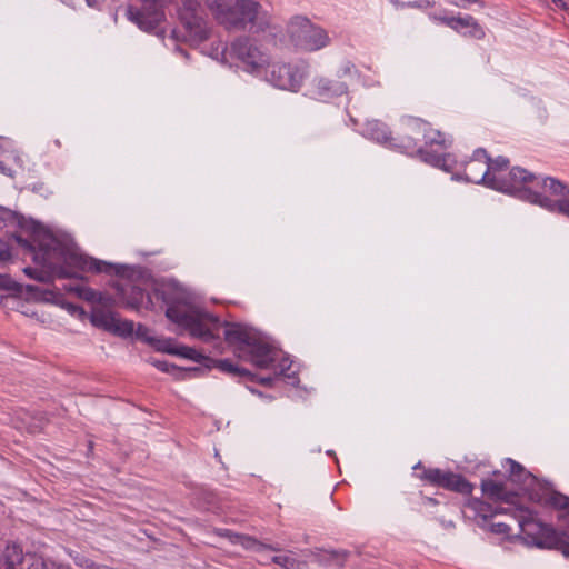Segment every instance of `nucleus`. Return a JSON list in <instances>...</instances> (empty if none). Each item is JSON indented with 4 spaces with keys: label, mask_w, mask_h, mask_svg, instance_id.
I'll use <instances>...</instances> for the list:
<instances>
[{
    "label": "nucleus",
    "mask_w": 569,
    "mask_h": 569,
    "mask_svg": "<svg viewBox=\"0 0 569 569\" xmlns=\"http://www.w3.org/2000/svg\"><path fill=\"white\" fill-rule=\"evenodd\" d=\"M284 369H289V367H284V365H283V363H281V373H283V372H284Z\"/></svg>",
    "instance_id": "obj_55"
},
{
    "label": "nucleus",
    "mask_w": 569,
    "mask_h": 569,
    "mask_svg": "<svg viewBox=\"0 0 569 569\" xmlns=\"http://www.w3.org/2000/svg\"><path fill=\"white\" fill-rule=\"evenodd\" d=\"M450 3L462 8H466L468 4L471 3H479L481 7L485 6L481 0H450Z\"/></svg>",
    "instance_id": "obj_40"
},
{
    "label": "nucleus",
    "mask_w": 569,
    "mask_h": 569,
    "mask_svg": "<svg viewBox=\"0 0 569 569\" xmlns=\"http://www.w3.org/2000/svg\"><path fill=\"white\" fill-rule=\"evenodd\" d=\"M0 168H2V162L0 161Z\"/></svg>",
    "instance_id": "obj_58"
},
{
    "label": "nucleus",
    "mask_w": 569,
    "mask_h": 569,
    "mask_svg": "<svg viewBox=\"0 0 569 569\" xmlns=\"http://www.w3.org/2000/svg\"><path fill=\"white\" fill-rule=\"evenodd\" d=\"M271 561L283 569H302L305 562L298 560L292 556V552L288 555H279L271 558Z\"/></svg>",
    "instance_id": "obj_34"
},
{
    "label": "nucleus",
    "mask_w": 569,
    "mask_h": 569,
    "mask_svg": "<svg viewBox=\"0 0 569 569\" xmlns=\"http://www.w3.org/2000/svg\"><path fill=\"white\" fill-rule=\"evenodd\" d=\"M490 168L488 167V152L483 148L473 151L472 157L462 163L459 180L471 183H482L489 187Z\"/></svg>",
    "instance_id": "obj_13"
},
{
    "label": "nucleus",
    "mask_w": 569,
    "mask_h": 569,
    "mask_svg": "<svg viewBox=\"0 0 569 569\" xmlns=\"http://www.w3.org/2000/svg\"><path fill=\"white\" fill-rule=\"evenodd\" d=\"M261 548L263 549H270V550H273V551H279V548L278 547H273V546H267V545H262V543H258Z\"/></svg>",
    "instance_id": "obj_48"
},
{
    "label": "nucleus",
    "mask_w": 569,
    "mask_h": 569,
    "mask_svg": "<svg viewBox=\"0 0 569 569\" xmlns=\"http://www.w3.org/2000/svg\"><path fill=\"white\" fill-rule=\"evenodd\" d=\"M11 258L9 244L0 239V261H8Z\"/></svg>",
    "instance_id": "obj_39"
},
{
    "label": "nucleus",
    "mask_w": 569,
    "mask_h": 569,
    "mask_svg": "<svg viewBox=\"0 0 569 569\" xmlns=\"http://www.w3.org/2000/svg\"><path fill=\"white\" fill-rule=\"evenodd\" d=\"M307 76V66L276 62L270 66L268 81L282 90L299 91Z\"/></svg>",
    "instance_id": "obj_10"
},
{
    "label": "nucleus",
    "mask_w": 569,
    "mask_h": 569,
    "mask_svg": "<svg viewBox=\"0 0 569 569\" xmlns=\"http://www.w3.org/2000/svg\"><path fill=\"white\" fill-rule=\"evenodd\" d=\"M48 246L51 256H57L59 260H61V263H54L53 272H56L57 278H79V271L116 276L123 274L124 266L110 263L83 254L77 249L63 244L56 239H52Z\"/></svg>",
    "instance_id": "obj_3"
},
{
    "label": "nucleus",
    "mask_w": 569,
    "mask_h": 569,
    "mask_svg": "<svg viewBox=\"0 0 569 569\" xmlns=\"http://www.w3.org/2000/svg\"><path fill=\"white\" fill-rule=\"evenodd\" d=\"M426 500L431 505H437V500L435 498H426Z\"/></svg>",
    "instance_id": "obj_53"
},
{
    "label": "nucleus",
    "mask_w": 569,
    "mask_h": 569,
    "mask_svg": "<svg viewBox=\"0 0 569 569\" xmlns=\"http://www.w3.org/2000/svg\"><path fill=\"white\" fill-rule=\"evenodd\" d=\"M133 321L121 319L118 317V315H116V321L113 322L110 332L120 337H129L133 333Z\"/></svg>",
    "instance_id": "obj_33"
},
{
    "label": "nucleus",
    "mask_w": 569,
    "mask_h": 569,
    "mask_svg": "<svg viewBox=\"0 0 569 569\" xmlns=\"http://www.w3.org/2000/svg\"><path fill=\"white\" fill-rule=\"evenodd\" d=\"M11 279L8 276L0 274V289L10 288Z\"/></svg>",
    "instance_id": "obj_44"
},
{
    "label": "nucleus",
    "mask_w": 569,
    "mask_h": 569,
    "mask_svg": "<svg viewBox=\"0 0 569 569\" xmlns=\"http://www.w3.org/2000/svg\"><path fill=\"white\" fill-rule=\"evenodd\" d=\"M182 26L181 39L191 46H199L210 37V27L200 10L178 11Z\"/></svg>",
    "instance_id": "obj_11"
},
{
    "label": "nucleus",
    "mask_w": 569,
    "mask_h": 569,
    "mask_svg": "<svg viewBox=\"0 0 569 569\" xmlns=\"http://www.w3.org/2000/svg\"><path fill=\"white\" fill-rule=\"evenodd\" d=\"M234 538L241 540V543L246 546H250L251 543H258L254 539L248 536L234 535Z\"/></svg>",
    "instance_id": "obj_43"
},
{
    "label": "nucleus",
    "mask_w": 569,
    "mask_h": 569,
    "mask_svg": "<svg viewBox=\"0 0 569 569\" xmlns=\"http://www.w3.org/2000/svg\"><path fill=\"white\" fill-rule=\"evenodd\" d=\"M177 50H178V51H179V53H180L181 56H183L184 58H188V57H189L188 52H187L184 49H182V48H180V47H177Z\"/></svg>",
    "instance_id": "obj_49"
},
{
    "label": "nucleus",
    "mask_w": 569,
    "mask_h": 569,
    "mask_svg": "<svg viewBox=\"0 0 569 569\" xmlns=\"http://www.w3.org/2000/svg\"><path fill=\"white\" fill-rule=\"evenodd\" d=\"M274 378L271 377V376H268V377H260L258 375H256V378L252 382H258L264 387H271L272 386V382H273Z\"/></svg>",
    "instance_id": "obj_42"
},
{
    "label": "nucleus",
    "mask_w": 569,
    "mask_h": 569,
    "mask_svg": "<svg viewBox=\"0 0 569 569\" xmlns=\"http://www.w3.org/2000/svg\"><path fill=\"white\" fill-rule=\"evenodd\" d=\"M90 7H98L102 0H86Z\"/></svg>",
    "instance_id": "obj_47"
},
{
    "label": "nucleus",
    "mask_w": 569,
    "mask_h": 569,
    "mask_svg": "<svg viewBox=\"0 0 569 569\" xmlns=\"http://www.w3.org/2000/svg\"><path fill=\"white\" fill-rule=\"evenodd\" d=\"M219 24L227 31L264 32L270 28L271 16L256 0H234Z\"/></svg>",
    "instance_id": "obj_6"
},
{
    "label": "nucleus",
    "mask_w": 569,
    "mask_h": 569,
    "mask_svg": "<svg viewBox=\"0 0 569 569\" xmlns=\"http://www.w3.org/2000/svg\"><path fill=\"white\" fill-rule=\"evenodd\" d=\"M480 487L485 496L496 501L509 502L510 497L512 496L507 491L506 486L502 482H497L492 479H483Z\"/></svg>",
    "instance_id": "obj_24"
},
{
    "label": "nucleus",
    "mask_w": 569,
    "mask_h": 569,
    "mask_svg": "<svg viewBox=\"0 0 569 569\" xmlns=\"http://www.w3.org/2000/svg\"><path fill=\"white\" fill-rule=\"evenodd\" d=\"M445 470L440 468H423V472L418 475L419 479L439 488H442Z\"/></svg>",
    "instance_id": "obj_31"
},
{
    "label": "nucleus",
    "mask_w": 569,
    "mask_h": 569,
    "mask_svg": "<svg viewBox=\"0 0 569 569\" xmlns=\"http://www.w3.org/2000/svg\"><path fill=\"white\" fill-rule=\"evenodd\" d=\"M490 531L497 535H507L509 533L510 528L507 523L497 522L491 525Z\"/></svg>",
    "instance_id": "obj_38"
},
{
    "label": "nucleus",
    "mask_w": 569,
    "mask_h": 569,
    "mask_svg": "<svg viewBox=\"0 0 569 569\" xmlns=\"http://www.w3.org/2000/svg\"><path fill=\"white\" fill-rule=\"evenodd\" d=\"M465 507L472 510L476 517L483 520L492 518L497 513H505L506 509L493 508L490 503L481 500L480 498L470 497L465 503Z\"/></svg>",
    "instance_id": "obj_23"
},
{
    "label": "nucleus",
    "mask_w": 569,
    "mask_h": 569,
    "mask_svg": "<svg viewBox=\"0 0 569 569\" xmlns=\"http://www.w3.org/2000/svg\"><path fill=\"white\" fill-rule=\"evenodd\" d=\"M561 188L557 191L558 194L552 197L551 202L547 203V210L569 218V187L561 182Z\"/></svg>",
    "instance_id": "obj_25"
},
{
    "label": "nucleus",
    "mask_w": 569,
    "mask_h": 569,
    "mask_svg": "<svg viewBox=\"0 0 569 569\" xmlns=\"http://www.w3.org/2000/svg\"><path fill=\"white\" fill-rule=\"evenodd\" d=\"M172 37H174L176 39H180V31L173 30L172 31Z\"/></svg>",
    "instance_id": "obj_52"
},
{
    "label": "nucleus",
    "mask_w": 569,
    "mask_h": 569,
    "mask_svg": "<svg viewBox=\"0 0 569 569\" xmlns=\"http://www.w3.org/2000/svg\"><path fill=\"white\" fill-rule=\"evenodd\" d=\"M436 21L446 24L452 30L462 33L463 36H469L475 39L485 38L486 33L483 28L478 23V21L472 16L465 17H432Z\"/></svg>",
    "instance_id": "obj_16"
},
{
    "label": "nucleus",
    "mask_w": 569,
    "mask_h": 569,
    "mask_svg": "<svg viewBox=\"0 0 569 569\" xmlns=\"http://www.w3.org/2000/svg\"><path fill=\"white\" fill-rule=\"evenodd\" d=\"M154 366L163 372H168L170 367L167 361H156Z\"/></svg>",
    "instance_id": "obj_45"
},
{
    "label": "nucleus",
    "mask_w": 569,
    "mask_h": 569,
    "mask_svg": "<svg viewBox=\"0 0 569 569\" xmlns=\"http://www.w3.org/2000/svg\"><path fill=\"white\" fill-rule=\"evenodd\" d=\"M70 309L76 312V311H79V312H83L82 308L81 307H77V306H73V305H70Z\"/></svg>",
    "instance_id": "obj_51"
},
{
    "label": "nucleus",
    "mask_w": 569,
    "mask_h": 569,
    "mask_svg": "<svg viewBox=\"0 0 569 569\" xmlns=\"http://www.w3.org/2000/svg\"><path fill=\"white\" fill-rule=\"evenodd\" d=\"M450 144L451 141L448 140L446 136H443V146L433 148L430 153H426L427 158L423 160V162L436 168H440L447 172H451L456 176L457 179H459L463 162L457 161L452 153L446 152Z\"/></svg>",
    "instance_id": "obj_15"
},
{
    "label": "nucleus",
    "mask_w": 569,
    "mask_h": 569,
    "mask_svg": "<svg viewBox=\"0 0 569 569\" xmlns=\"http://www.w3.org/2000/svg\"><path fill=\"white\" fill-rule=\"evenodd\" d=\"M278 351L270 343L264 341L260 333L253 343L246 351V357L241 359L250 361L258 368L268 369L277 360Z\"/></svg>",
    "instance_id": "obj_14"
},
{
    "label": "nucleus",
    "mask_w": 569,
    "mask_h": 569,
    "mask_svg": "<svg viewBox=\"0 0 569 569\" xmlns=\"http://www.w3.org/2000/svg\"><path fill=\"white\" fill-rule=\"evenodd\" d=\"M209 365H207V369L216 368L220 372L230 376L231 378H237L239 380L253 381L256 378V373H252L248 369L240 367L230 359H213L207 360Z\"/></svg>",
    "instance_id": "obj_18"
},
{
    "label": "nucleus",
    "mask_w": 569,
    "mask_h": 569,
    "mask_svg": "<svg viewBox=\"0 0 569 569\" xmlns=\"http://www.w3.org/2000/svg\"><path fill=\"white\" fill-rule=\"evenodd\" d=\"M76 291L81 299L92 303H96L97 297H99V291L90 287H78Z\"/></svg>",
    "instance_id": "obj_36"
},
{
    "label": "nucleus",
    "mask_w": 569,
    "mask_h": 569,
    "mask_svg": "<svg viewBox=\"0 0 569 569\" xmlns=\"http://www.w3.org/2000/svg\"><path fill=\"white\" fill-rule=\"evenodd\" d=\"M142 329H144V327L142 325H139L138 326V331H141Z\"/></svg>",
    "instance_id": "obj_56"
},
{
    "label": "nucleus",
    "mask_w": 569,
    "mask_h": 569,
    "mask_svg": "<svg viewBox=\"0 0 569 569\" xmlns=\"http://www.w3.org/2000/svg\"><path fill=\"white\" fill-rule=\"evenodd\" d=\"M490 168L489 188L516 196L532 204L547 210L557 191H560L561 181L551 177L536 176L521 167L509 168V159L502 156L491 159L488 156Z\"/></svg>",
    "instance_id": "obj_2"
},
{
    "label": "nucleus",
    "mask_w": 569,
    "mask_h": 569,
    "mask_svg": "<svg viewBox=\"0 0 569 569\" xmlns=\"http://www.w3.org/2000/svg\"><path fill=\"white\" fill-rule=\"evenodd\" d=\"M351 68H355V66H353V64L348 66V67L346 68L345 72H350V69H351Z\"/></svg>",
    "instance_id": "obj_54"
},
{
    "label": "nucleus",
    "mask_w": 569,
    "mask_h": 569,
    "mask_svg": "<svg viewBox=\"0 0 569 569\" xmlns=\"http://www.w3.org/2000/svg\"><path fill=\"white\" fill-rule=\"evenodd\" d=\"M96 303L99 305L98 307L100 308H109L114 305V298L108 293L99 291V297H97Z\"/></svg>",
    "instance_id": "obj_37"
},
{
    "label": "nucleus",
    "mask_w": 569,
    "mask_h": 569,
    "mask_svg": "<svg viewBox=\"0 0 569 569\" xmlns=\"http://www.w3.org/2000/svg\"><path fill=\"white\" fill-rule=\"evenodd\" d=\"M153 297L167 306L166 317L178 327L179 333L188 332L192 338L212 342L220 339V329L223 328L224 341L239 359L246 357V351L259 335L247 325L222 322L213 313L191 307L166 289L156 288Z\"/></svg>",
    "instance_id": "obj_1"
},
{
    "label": "nucleus",
    "mask_w": 569,
    "mask_h": 569,
    "mask_svg": "<svg viewBox=\"0 0 569 569\" xmlns=\"http://www.w3.org/2000/svg\"><path fill=\"white\" fill-rule=\"evenodd\" d=\"M54 143H56L58 147H60V144H61L59 140H56V142H54Z\"/></svg>",
    "instance_id": "obj_57"
},
{
    "label": "nucleus",
    "mask_w": 569,
    "mask_h": 569,
    "mask_svg": "<svg viewBox=\"0 0 569 569\" xmlns=\"http://www.w3.org/2000/svg\"><path fill=\"white\" fill-rule=\"evenodd\" d=\"M362 134L366 138L375 140L381 144H386L391 148V142L395 136L391 134L386 123L380 120H368L363 124Z\"/></svg>",
    "instance_id": "obj_19"
},
{
    "label": "nucleus",
    "mask_w": 569,
    "mask_h": 569,
    "mask_svg": "<svg viewBox=\"0 0 569 569\" xmlns=\"http://www.w3.org/2000/svg\"><path fill=\"white\" fill-rule=\"evenodd\" d=\"M543 503L557 510H563L566 516H569V497L559 491H550L546 496Z\"/></svg>",
    "instance_id": "obj_30"
},
{
    "label": "nucleus",
    "mask_w": 569,
    "mask_h": 569,
    "mask_svg": "<svg viewBox=\"0 0 569 569\" xmlns=\"http://www.w3.org/2000/svg\"><path fill=\"white\" fill-rule=\"evenodd\" d=\"M443 133L415 117L405 119L392 139L391 148L410 156H418L422 161L433 148L443 146Z\"/></svg>",
    "instance_id": "obj_4"
},
{
    "label": "nucleus",
    "mask_w": 569,
    "mask_h": 569,
    "mask_svg": "<svg viewBox=\"0 0 569 569\" xmlns=\"http://www.w3.org/2000/svg\"><path fill=\"white\" fill-rule=\"evenodd\" d=\"M349 552L346 550H318L313 553L315 560L320 565H343Z\"/></svg>",
    "instance_id": "obj_29"
},
{
    "label": "nucleus",
    "mask_w": 569,
    "mask_h": 569,
    "mask_svg": "<svg viewBox=\"0 0 569 569\" xmlns=\"http://www.w3.org/2000/svg\"><path fill=\"white\" fill-rule=\"evenodd\" d=\"M502 467L508 473L509 479L515 483L527 485L529 481L535 480L530 471L511 458H506L502 462Z\"/></svg>",
    "instance_id": "obj_22"
},
{
    "label": "nucleus",
    "mask_w": 569,
    "mask_h": 569,
    "mask_svg": "<svg viewBox=\"0 0 569 569\" xmlns=\"http://www.w3.org/2000/svg\"><path fill=\"white\" fill-rule=\"evenodd\" d=\"M442 489L471 496L473 485L469 482L462 475L455 473L451 470H445Z\"/></svg>",
    "instance_id": "obj_21"
},
{
    "label": "nucleus",
    "mask_w": 569,
    "mask_h": 569,
    "mask_svg": "<svg viewBox=\"0 0 569 569\" xmlns=\"http://www.w3.org/2000/svg\"><path fill=\"white\" fill-rule=\"evenodd\" d=\"M18 241L34 253L33 261L41 266V268L26 267L23 269L26 276L43 283L53 281L57 274L53 272L54 262L50 261L51 253L48 243L41 246L40 252H34V247L27 240L18 239Z\"/></svg>",
    "instance_id": "obj_12"
},
{
    "label": "nucleus",
    "mask_w": 569,
    "mask_h": 569,
    "mask_svg": "<svg viewBox=\"0 0 569 569\" xmlns=\"http://www.w3.org/2000/svg\"><path fill=\"white\" fill-rule=\"evenodd\" d=\"M515 518L523 538L528 545L540 549L560 551L569 558V532L557 530L551 525L541 522L536 518V512L527 507H519L515 510Z\"/></svg>",
    "instance_id": "obj_5"
},
{
    "label": "nucleus",
    "mask_w": 569,
    "mask_h": 569,
    "mask_svg": "<svg viewBox=\"0 0 569 569\" xmlns=\"http://www.w3.org/2000/svg\"><path fill=\"white\" fill-rule=\"evenodd\" d=\"M423 468H426L421 461L417 462L415 466H413V469L415 470H418V469H421L423 471Z\"/></svg>",
    "instance_id": "obj_50"
},
{
    "label": "nucleus",
    "mask_w": 569,
    "mask_h": 569,
    "mask_svg": "<svg viewBox=\"0 0 569 569\" xmlns=\"http://www.w3.org/2000/svg\"><path fill=\"white\" fill-rule=\"evenodd\" d=\"M347 91L348 86L345 82L325 77L315 78L310 88L311 96L320 101H328L341 97L347 93Z\"/></svg>",
    "instance_id": "obj_17"
},
{
    "label": "nucleus",
    "mask_w": 569,
    "mask_h": 569,
    "mask_svg": "<svg viewBox=\"0 0 569 569\" xmlns=\"http://www.w3.org/2000/svg\"><path fill=\"white\" fill-rule=\"evenodd\" d=\"M555 3L560 2L563 10L569 14V0H552Z\"/></svg>",
    "instance_id": "obj_46"
},
{
    "label": "nucleus",
    "mask_w": 569,
    "mask_h": 569,
    "mask_svg": "<svg viewBox=\"0 0 569 569\" xmlns=\"http://www.w3.org/2000/svg\"><path fill=\"white\" fill-rule=\"evenodd\" d=\"M409 7L412 8H430L435 6L433 0H420V1H413L408 3Z\"/></svg>",
    "instance_id": "obj_41"
},
{
    "label": "nucleus",
    "mask_w": 569,
    "mask_h": 569,
    "mask_svg": "<svg viewBox=\"0 0 569 569\" xmlns=\"http://www.w3.org/2000/svg\"><path fill=\"white\" fill-rule=\"evenodd\" d=\"M141 8L129 4L126 10L127 18L146 32H154L164 20V7L171 0H139ZM200 0H180L178 11L200 10Z\"/></svg>",
    "instance_id": "obj_7"
},
{
    "label": "nucleus",
    "mask_w": 569,
    "mask_h": 569,
    "mask_svg": "<svg viewBox=\"0 0 569 569\" xmlns=\"http://www.w3.org/2000/svg\"><path fill=\"white\" fill-rule=\"evenodd\" d=\"M20 217L16 211L0 206V229L19 223Z\"/></svg>",
    "instance_id": "obj_35"
},
{
    "label": "nucleus",
    "mask_w": 569,
    "mask_h": 569,
    "mask_svg": "<svg viewBox=\"0 0 569 569\" xmlns=\"http://www.w3.org/2000/svg\"><path fill=\"white\" fill-rule=\"evenodd\" d=\"M214 20L219 23L220 16L226 13L234 0H203Z\"/></svg>",
    "instance_id": "obj_32"
},
{
    "label": "nucleus",
    "mask_w": 569,
    "mask_h": 569,
    "mask_svg": "<svg viewBox=\"0 0 569 569\" xmlns=\"http://www.w3.org/2000/svg\"><path fill=\"white\" fill-rule=\"evenodd\" d=\"M118 292L127 308L138 310L143 306L146 298L148 299V303H151L150 296L138 286L119 287Z\"/></svg>",
    "instance_id": "obj_20"
},
{
    "label": "nucleus",
    "mask_w": 569,
    "mask_h": 569,
    "mask_svg": "<svg viewBox=\"0 0 569 569\" xmlns=\"http://www.w3.org/2000/svg\"><path fill=\"white\" fill-rule=\"evenodd\" d=\"M23 552L20 546L8 545L0 557L1 569H18L22 563Z\"/></svg>",
    "instance_id": "obj_26"
},
{
    "label": "nucleus",
    "mask_w": 569,
    "mask_h": 569,
    "mask_svg": "<svg viewBox=\"0 0 569 569\" xmlns=\"http://www.w3.org/2000/svg\"><path fill=\"white\" fill-rule=\"evenodd\" d=\"M287 33L296 48L308 52L320 50L330 43V38L322 27L301 16H296L289 21Z\"/></svg>",
    "instance_id": "obj_8"
},
{
    "label": "nucleus",
    "mask_w": 569,
    "mask_h": 569,
    "mask_svg": "<svg viewBox=\"0 0 569 569\" xmlns=\"http://www.w3.org/2000/svg\"><path fill=\"white\" fill-rule=\"evenodd\" d=\"M222 54L239 60L250 71L259 70L268 63V56L249 37L237 38L224 48Z\"/></svg>",
    "instance_id": "obj_9"
},
{
    "label": "nucleus",
    "mask_w": 569,
    "mask_h": 569,
    "mask_svg": "<svg viewBox=\"0 0 569 569\" xmlns=\"http://www.w3.org/2000/svg\"><path fill=\"white\" fill-rule=\"evenodd\" d=\"M168 353L180 356L182 358L193 360L198 363H200L202 367L207 368V360H210L211 357L204 356L194 348L188 347V346H179L174 348H166L164 349Z\"/></svg>",
    "instance_id": "obj_28"
},
{
    "label": "nucleus",
    "mask_w": 569,
    "mask_h": 569,
    "mask_svg": "<svg viewBox=\"0 0 569 569\" xmlns=\"http://www.w3.org/2000/svg\"><path fill=\"white\" fill-rule=\"evenodd\" d=\"M116 315L117 313L110 310H106L100 307H93L90 315V321L94 327L110 332L111 327L116 321Z\"/></svg>",
    "instance_id": "obj_27"
}]
</instances>
